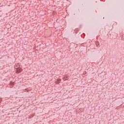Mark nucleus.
Returning <instances> with one entry per match:
<instances>
[{"mask_svg":"<svg viewBox=\"0 0 124 124\" xmlns=\"http://www.w3.org/2000/svg\"><path fill=\"white\" fill-rule=\"evenodd\" d=\"M60 82H61V80L60 79H58L57 81L55 82L56 84H59Z\"/></svg>","mask_w":124,"mask_h":124,"instance_id":"7ed1b4c3","label":"nucleus"},{"mask_svg":"<svg viewBox=\"0 0 124 124\" xmlns=\"http://www.w3.org/2000/svg\"><path fill=\"white\" fill-rule=\"evenodd\" d=\"M63 80H67L68 79V76L65 75L64 78H63Z\"/></svg>","mask_w":124,"mask_h":124,"instance_id":"f03ea898","label":"nucleus"},{"mask_svg":"<svg viewBox=\"0 0 124 124\" xmlns=\"http://www.w3.org/2000/svg\"><path fill=\"white\" fill-rule=\"evenodd\" d=\"M15 72L16 74H19L23 71V69L20 67V65L19 64H16L15 66Z\"/></svg>","mask_w":124,"mask_h":124,"instance_id":"f257e3e1","label":"nucleus"}]
</instances>
